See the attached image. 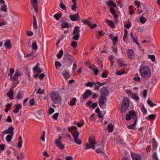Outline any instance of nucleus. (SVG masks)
Listing matches in <instances>:
<instances>
[{"label": "nucleus", "instance_id": "5fc2aeb1", "mask_svg": "<svg viewBox=\"0 0 160 160\" xmlns=\"http://www.w3.org/2000/svg\"><path fill=\"white\" fill-rule=\"evenodd\" d=\"M74 142L77 144L78 145H80L82 143V142L81 140L78 139V138H74Z\"/></svg>", "mask_w": 160, "mask_h": 160}, {"label": "nucleus", "instance_id": "338daca9", "mask_svg": "<svg viewBox=\"0 0 160 160\" xmlns=\"http://www.w3.org/2000/svg\"><path fill=\"white\" fill-rule=\"evenodd\" d=\"M92 70H93V71H94V74L95 75H97L98 74V72H99L97 68H93Z\"/></svg>", "mask_w": 160, "mask_h": 160}, {"label": "nucleus", "instance_id": "603ef678", "mask_svg": "<svg viewBox=\"0 0 160 160\" xmlns=\"http://www.w3.org/2000/svg\"><path fill=\"white\" fill-rule=\"evenodd\" d=\"M44 90L43 89H42L40 88H39L37 92L39 94H42L44 93Z\"/></svg>", "mask_w": 160, "mask_h": 160}, {"label": "nucleus", "instance_id": "37998d69", "mask_svg": "<svg viewBox=\"0 0 160 160\" xmlns=\"http://www.w3.org/2000/svg\"><path fill=\"white\" fill-rule=\"evenodd\" d=\"M148 57L152 62H154L155 60V56L153 55H148Z\"/></svg>", "mask_w": 160, "mask_h": 160}, {"label": "nucleus", "instance_id": "473e14b6", "mask_svg": "<svg viewBox=\"0 0 160 160\" xmlns=\"http://www.w3.org/2000/svg\"><path fill=\"white\" fill-rule=\"evenodd\" d=\"M14 75V81H16L18 79L20 75V74L18 72H16L15 73Z\"/></svg>", "mask_w": 160, "mask_h": 160}, {"label": "nucleus", "instance_id": "c03bdc74", "mask_svg": "<svg viewBox=\"0 0 160 160\" xmlns=\"http://www.w3.org/2000/svg\"><path fill=\"white\" fill-rule=\"evenodd\" d=\"M148 118L149 119L154 120L155 119L156 116L155 114H151L148 116Z\"/></svg>", "mask_w": 160, "mask_h": 160}, {"label": "nucleus", "instance_id": "79ce46f5", "mask_svg": "<svg viewBox=\"0 0 160 160\" xmlns=\"http://www.w3.org/2000/svg\"><path fill=\"white\" fill-rule=\"evenodd\" d=\"M133 79L136 82H140V78L138 76V74H136L135 76L133 78Z\"/></svg>", "mask_w": 160, "mask_h": 160}, {"label": "nucleus", "instance_id": "864d4df0", "mask_svg": "<svg viewBox=\"0 0 160 160\" xmlns=\"http://www.w3.org/2000/svg\"><path fill=\"white\" fill-rule=\"evenodd\" d=\"M141 110L143 114H145L147 113V110L145 108L144 106H142L141 108Z\"/></svg>", "mask_w": 160, "mask_h": 160}, {"label": "nucleus", "instance_id": "39448f33", "mask_svg": "<svg viewBox=\"0 0 160 160\" xmlns=\"http://www.w3.org/2000/svg\"><path fill=\"white\" fill-rule=\"evenodd\" d=\"M106 100V97L100 96V98L99 99V104L101 108L104 109L105 107V101Z\"/></svg>", "mask_w": 160, "mask_h": 160}, {"label": "nucleus", "instance_id": "72a5a7b5", "mask_svg": "<svg viewBox=\"0 0 160 160\" xmlns=\"http://www.w3.org/2000/svg\"><path fill=\"white\" fill-rule=\"evenodd\" d=\"M98 82H97V83L94 82V85L95 87L94 88V90H98L99 89L100 87L101 86L100 85V84H98Z\"/></svg>", "mask_w": 160, "mask_h": 160}, {"label": "nucleus", "instance_id": "dca6fc26", "mask_svg": "<svg viewBox=\"0 0 160 160\" xmlns=\"http://www.w3.org/2000/svg\"><path fill=\"white\" fill-rule=\"evenodd\" d=\"M38 65L39 63H37L35 66L33 68V70L34 72L36 71L37 72L39 73L43 72V70L41 68H38Z\"/></svg>", "mask_w": 160, "mask_h": 160}, {"label": "nucleus", "instance_id": "69168bd1", "mask_svg": "<svg viewBox=\"0 0 160 160\" xmlns=\"http://www.w3.org/2000/svg\"><path fill=\"white\" fill-rule=\"evenodd\" d=\"M129 114L131 117L133 116H135V115H136L135 111L133 110L130 111L129 112Z\"/></svg>", "mask_w": 160, "mask_h": 160}, {"label": "nucleus", "instance_id": "7c9ffc66", "mask_svg": "<svg viewBox=\"0 0 160 160\" xmlns=\"http://www.w3.org/2000/svg\"><path fill=\"white\" fill-rule=\"evenodd\" d=\"M69 27V25H68V23L66 22H63L62 23L61 25V27L62 28H68Z\"/></svg>", "mask_w": 160, "mask_h": 160}, {"label": "nucleus", "instance_id": "6e6552de", "mask_svg": "<svg viewBox=\"0 0 160 160\" xmlns=\"http://www.w3.org/2000/svg\"><path fill=\"white\" fill-rule=\"evenodd\" d=\"M82 22H83L84 23L88 25L89 27L91 28V29H93L96 27H97V25L96 24L94 23L92 25V24L88 20H84L82 21Z\"/></svg>", "mask_w": 160, "mask_h": 160}, {"label": "nucleus", "instance_id": "c85d7f7f", "mask_svg": "<svg viewBox=\"0 0 160 160\" xmlns=\"http://www.w3.org/2000/svg\"><path fill=\"white\" fill-rule=\"evenodd\" d=\"M107 5L109 6H112L113 7H116V5L112 1H109L107 3Z\"/></svg>", "mask_w": 160, "mask_h": 160}, {"label": "nucleus", "instance_id": "2eb2a0df", "mask_svg": "<svg viewBox=\"0 0 160 160\" xmlns=\"http://www.w3.org/2000/svg\"><path fill=\"white\" fill-rule=\"evenodd\" d=\"M130 37L132 39L133 41L138 46L139 44V43L137 41V37L134 35L132 32H131L130 34Z\"/></svg>", "mask_w": 160, "mask_h": 160}, {"label": "nucleus", "instance_id": "ea45409f", "mask_svg": "<svg viewBox=\"0 0 160 160\" xmlns=\"http://www.w3.org/2000/svg\"><path fill=\"white\" fill-rule=\"evenodd\" d=\"M147 103L149 105V106L151 107H153L156 105V104H154L152 101H151L149 99H148L147 100Z\"/></svg>", "mask_w": 160, "mask_h": 160}, {"label": "nucleus", "instance_id": "b1692460", "mask_svg": "<svg viewBox=\"0 0 160 160\" xmlns=\"http://www.w3.org/2000/svg\"><path fill=\"white\" fill-rule=\"evenodd\" d=\"M63 76L66 79H68L70 77L69 72L67 71H65L63 72Z\"/></svg>", "mask_w": 160, "mask_h": 160}, {"label": "nucleus", "instance_id": "393cba45", "mask_svg": "<svg viewBox=\"0 0 160 160\" xmlns=\"http://www.w3.org/2000/svg\"><path fill=\"white\" fill-rule=\"evenodd\" d=\"M5 47L8 49H9L11 47L10 44V41L9 40H7L4 43Z\"/></svg>", "mask_w": 160, "mask_h": 160}, {"label": "nucleus", "instance_id": "bf43d9fd", "mask_svg": "<svg viewBox=\"0 0 160 160\" xmlns=\"http://www.w3.org/2000/svg\"><path fill=\"white\" fill-rule=\"evenodd\" d=\"M55 65L57 68L58 67H60L61 66V64L58 61H56L55 62Z\"/></svg>", "mask_w": 160, "mask_h": 160}, {"label": "nucleus", "instance_id": "423d86ee", "mask_svg": "<svg viewBox=\"0 0 160 160\" xmlns=\"http://www.w3.org/2000/svg\"><path fill=\"white\" fill-rule=\"evenodd\" d=\"M73 61L72 58L68 56L65 57L63 60V62L65 63V65H67L69 67L71 66Z\"/></svg>", "mask_w": 160, "mask_h": 160}, {"label": "nucleus", "instance_id": "58836bf2", "mask_svg": "<svg viewBox=\"0 0 160 160\" xmlns=\"http://www.w3.org/2000/svg\"><path fill=\"white\" fill-rule=\"evenodd\" d=\"M77 128L76 127H68V132H72V131L74 130H76Z\"/></svg>", "mask_w": 160, "mask_h": 160}, {"label": "nucleus", "instance_id": "49530a36", "mask_svg": "<svg viewBox=\"0 0 160 160\" xmlns=\"http://www.w3.org/2000/svg\"><path fill=\"white\" fill-rule=\"evenodd\" d=\"M133 99L136 101H138L139 99V97L137 96V94H133L131 97Z\"/></svg>", "mask_w": 160, "mask_h": 160}, {"label": "nucleus", "instance_id": "aec40b11", "mask_svg": "<svg viewBox=\"0 0 160 160\" xmlns=\"http://www.w3.org/2000/svg\"><path fill=\"white\" fill-rule=\"evenodd\" d=\"M106 22L107 23L111 28H115V24L112 21L109 20H106Z\"/></svg>", "mask_w": 160, "mask_h": 160}, {"label": "nucleus", "instance_id": "ddd939ff", "mask_svg": "<svg viewBox=\"0 0 160 160\" xmlns=\"http://www.w3.org/2000/svg\"><path fill=\"white\" fill-rule=\"evenodd\" d=\"M55 143L57 147H59L61 149H63L64 148V145L61 142L59 141V140L56 139Z\"/></svg>", "mask_w": 160, "mask_h": 160}, {"label": "nucleus", "instance_id": "a211bd4d", "mask_svg": "<svg viewBox=\"0 0 160 160\" xmlns=\"http://www.w3.org/2000/svg\"><path fill=\"white\" fill-rule=\"evenodd\" d=\"M21 108V105L20 104H18L13 110V112L15 114L18 113Z\"/></svg>", "mask_w": 160, "mask_h": 160}, {"label": "nucleus", "instance_id": "a19ab883", "mask_svg": "<svg viewBox=\"0 0 160 160\" xmlns=\"http://www.w3.org/2000/svg\"><path fill=\"white\" fill-rule=\"evenodd\" d=\"M63 50L62 49L60 50L59 51V53H58L57 55V57L58 58H61L62 56L63 55Z\"/></svg>", "mask_w": 160, "mask_h": 160}, {"label": "nucleus", "instance_id": "2f4dec72", "mask_svg": "<svg viewBox=\"0 0 160 160\" xmlns=\"http://www.w3.org/2000/svg\"><path fill=\"white\" fill-rule=\"evenodd\" d=\"M152 146L154 150L156 149V147L157 146V143L155 141L154 138H153L152 139Z\"/></svg>", "mask_w": 160, "mask_h": 160}, {"label": "nucleus", "instance_id": "052dcab7", "mask_svg": "<svg viewBox=\"0 0 160 160\" xmlns=\"http://www.w3.org/2000/svg\"><path fill=\"white\" fill-rule=\"evenodd\" d=\"M10 72L8 74V76H11L12 75L13 73L14 72V68H10L9 70Z\"/></svg>", "mask_w": 160, "mask_h": 160}, {"label": "nucleus", "instance_id": "20e7f679", "mask_svg": "<svg viewBox=\"0 0 160 160\" xmlns=\"http://www.w3.org/2000/svg\"><path fill=\"white\" fill-rule=\"evenodd\" d=\"M129 104L128 98H124L122 101V110L124 112L127 110Z\"/></svg>", "mask_w": 160, "mask_h": 160}, {"label": "nucleus", "instance_id": "412c9836", "mask_svg": "<svg viewBox=\"0 0 160 160\" xmlns=\"http://www.w3.org/2000/svg\"><path fill=\"white\" fill-rule=\"evenodd\" d=\"M33 28L34 29H37V22L36 18L34 16H33Z\"/></svg>", "mask_w": 160, "mask_h": 160}, {"label": "nucleus", "instance_id": "4468645a", "mask_svg": "<svg viewBox=\"0 0 160 160\" xmlns=\"http://www.w3.org/2000/svg\"><path fill=\"white\" fill-rule=\"evenodd\" d=\"M131 157L132 160H141L140 156L136 153H132Z\"/></svg>", "mask_w": 160, "mask_h": 160}, {"label": "nucleus", "instance_id": "6e6d98bb", "mask_svg": "<svg viewBox=\"0 0 160 160\" xmlns=\"http://www.w3.org/2000/svg\"><path fill=\"white\" fill-rule=\"evenodd\" d=\"M109 10L111 13L112 14H115L116 13V11L112 7H110L109 8Z\"/></svg>", "mask_w": 160, "mask_h": 160}, {"label": "nucleus", "instance_id": "9d476101", "mask_svg": "<svg viewBox=\"0 0 160 160\" xmlns=\"http://www.w3.org/2000/svg\"><path fill=\"white\" fill-rule=\"evenodd\" d=\"M14 128H13L11 126L8 128V129H6V130H4L3 131V134H8V133H11V134H13V135L14 134Z\"/></svg>", "mask_w": 160, "mask_h": 160}, {"label": "nucleus", "instance_id": "f257e3e1", "mask_svg": "<svg viewBox=\"0 0 160 160\" xmlns=\"http://www.w3.org/2000/svg\"><path fill=\"white\" fill-rule=\"evenodd\" d=\"M139 72L141 76L144 78H148L151 75L150 69L147 66H140Z\"/></svg>", "mask_w": 160, "mask_h": 160}, {"label": "nucleus", "instance_id": "680f3d73", "mask_svg": "<svg viewBox=\"0 0 160 160\" xmlns=\"http://www.w3.org/2000/svg\"><path fill=\"white\" fill-rule=\"evenodd\" d=\"M153 160H158L157 156V154L156 152H155L153 153Z\"/></svg>", "mask_w": 160, "mask_h": 160}, {"label": "nucleus", "instance_id": "e433bc0d", "mask_svg": "<svg viewBox=\"0 0 160 160\" xmlns=\"http://www.w3.org/2000/svg\"><path fill=\"white\" fill-rule=\"evenodd\" d=\"M119 66L122 68L123 67H126L127 66L124 63H122V62H121L119 59H118L117 60Z\"/></svg>", "mask_w": 160, "mask_h": 160}, {"label": "nucleus", "instance_id": "a878e982", "mask_svg": "<svg viewBox=\"0 0 160 160\" xmlns=\"http://www.w3.org/2000/svg\"><path fill=\"white\" fill-rule=\"evenodd\" d=\"M107 129L110 132H113V128L112 123H110L108 124L107 126Z\"/></svg>", "mask_w": 160, "mask_h": 160}, {"label": "nucleus", "instance_id": "e2e57ef3", "mask_svg": "<svg viewBox=\"0 0 160 160\" xmlns=\"http://www.w3.org/2000/svg\"><path fill=\"white\" fill-rule=\"evenodd\" d=\"M58 115L59 114L58 113H54L52 116V118L56 120H57Z\"/></svg>", "mask_w": 160, "mask_h": 160}, {"label": "nucleus", "instance_id": "4d7b16f0", "mask_svg": "<svg viewBox=\"0 0 160 160\" xmlns=\"http://www.w3.org/2000/svg\"><path fill=\"white\" fill-rule=\"evenodd\" d=\"M94 82H90L87 83L85 85L86 87H92L94 85Z\"/></svg>", "mask_w": 160, "mask_h": 160}, {"label": "nucleus", "instance_id": "f3484780", "mask_svg": "<svg viewBox=\"0 0 160 160\" xmlns=\"http://www.w3.org/2000/svg\"><path fill=\"white\" fill-rule=\"evenodd\" d=\"M31 2L33 6V8L36 12H38L37 1V0H31Z\"/></svg>", "mask_w": 160, "mask_h": 160}, {"label": "nucleus", "instance_id": "bb28decb", "mask_svg": "<svg viewBox=\"0 0 160 160\" xmlns=\"http://www.w3.org/2000/svg\"><path fill=\"white\" fill-rule=\"evenodd\" d=\"M79 29V27L78 26H77L74 27V30L73 31L72 34L73 35H74L76 33H79L80 31L78 30Z\"/></svg>", "mask_w": 160, "mask_h": 160}, {"label": "nucleus", "instance_id": "1a4fd4ad", "mask_svg": "<svg viewBox=\"0 0 160 160\" xmlns=\"http://www.w3.org/2000/svg\"><path fill=\"white\" fill-rule=\"evenodd\" d=\"M128 58L130 59H132L135 57L133 51L131 49H128L127 52Z\"/></svg>", "mask_w": 160, "mask_h": 160}, {"label": "nucleus", "instance_id": "13d9d810", "mask_svg": "<svg viewBox=\"0 0 160 160\" xmlns=\"http://www.w3.org/2000/svg\"><path fill=\"white\" fill-rule=\"evenodd\" d=\"M77 45V42L75 41H73L71 44V46L73 47L74 48L76 47Z\"/></svg>", "mask_w": 160, "mask_h": 160}, {"label": "nucleus", "instance_id": "774afa93", "mask_svg": "<svg viewBox=\"0 0 160 160\" xmlns=\"http://www.w3.org/2000/svg\"><path fill=\"white\" fill-rule=\"evenodd\" d=\"M59 16L60 14L59 13H56L54 15V17L56 20H59Z\"/></svg>", "mask_w": 160, "mask_h": 160}, {"label": "nucleus", "instance_id": "a18cd8bd", "mask_svg": "<svg viewBox=\"0 0 160 160\" xmlns=\"http://www.w3.org/2000/svg\"><path fill=\"white\" fill-rule=\"evenodd\" d=\"M72 136L74 137V138L77 139L79 137V133L78 131H76L75 132L72 134Z\"/></svg>", "mask_w": 160, "mask_h": 160}, {"label": "nucleus", "instance_id": "c756f323", "mask_svg": "<svg viewBox=\"0 0 160 160\" xmlns=\"http://www.w3.org/2000/svg\"><path fill=\"white\" fill-rule=\"evenodd\" d=\"M13 135V134H11L6 136V139L7 142H9L11 141L12 138V136Z\"/></svg>", "mask_w": 160, "mask_h": 160}, {"label": "nucleus", "instance_id": "f03ea898", "mask_svg": "<svg viewBox=\"0 0 160 160\" xmlns=\"http://www.w3.org/2000/svg\"><path fill=\"white\" fill-rule=\"evenodd\" d=\"M52 101L55 103H59L61 102L59 92L57 91L52 92L51 95Z\"/></svg>", "mask_w": 160, "mask_h": 160}, {"label": "nucleus", "instance_id": "4c0bfd02", "mask_svg": "<svg viewBox=\"0 0 160 160\" xmlns=\"http://www.w3.org/2000/svg\"><path fill=\"white\" fill-rule=\"evenodd\" d=\"M73 35L74 36L73 37V39L75 40H78L80 37L79 33H76Z\"/></svg>", "mask_w": 160, "mask_h": 160}, {"label": "nucleus", "instance_id": "0eeeda50", "mask_svg": "<svg viewBox=\"0 0 160 160\" xmlns=\"http://www.w3.org/2000/svg\"><path fill=\"white\" fill-rule=\"evenodd\" d=\"M101 97H106L108 94V89L105 87H103L100 90Z\"/></svg>", "mask_w": 160, "mask_h": 160}, {"label": "nucleus", "instance_id": "5701e85b", "mask_svg": "<svg viewBox=\"0 0 160 160\" xmlns=\"http://www.w3.org/2000/svg\"><path fill=\"white\" fill-rule=\"evenodd\" d=\"M137 122V120L136 118L134 122L130 125L128 126V128L129 129H134L135 125L136 124V123Z\"/></svg>", "mask_w": 160, "mask_h": 160}, {"label": "nucleus", "instance_id": "f8f14e48", "mask_svg": "<svg viewBox=\"0 0 160 160\" xmlns=\"http://www.w3.org/2000/svg\"><path fill=\"white\" fill-rule=\"evenodd\" d=\"M79 18L78 15V14H75L74 15H71L70 16V18L73 21H76Z\"/></svg>", "mask_w": 160, "mask_h": 160}, {"label": "nucleus", "instance_id": "6ab92c4d", "mask_svg": "<svg viewBox=\"0 0 160 160\" xmlns=\"http://www.w3.org/2000/svg\"><path fill=\"white\" fill-rule=\"evenodd\" d=\"M13 91L12 89L11 88L10 90V91L7 93V95L9 98L11 99H13Z\"/></svg>", "mask_w": 160, "mask_h": 160}, {"label": "nucleus", "instance_id": "cd10ccee", "mask_svg": "<svg viewBox=\"0 0 160 160\" xmlns=\"http://www.w3.org/2000/svg\"><path fill=\"white\" fill-rule=\"evenodd\" d=\"M23 142V141L22 139V137L21 136H20L18 138V147L21 148L22 146V144Z\"/></svg>", "mask_w": 160, "mask_h": 160}, {"label": "nucleus", "instance_id": "09e8293b", "mask_svg": "<svg viewBox=\"0 0 160 160\" xmlns=\"http://www.w3.org/2000/svg\"><path fill=\"white\" fill-rule=\"evenodd\" d=\"M32 48L33 49L36 50L37 49V46L36 42H34L32 44Z\"/></svg>", "mask_w": 160, "mask_h": 160}, {"label": "nucleus", "instance_id": "0e129e2a", "mask_svg": "<svg viewBox=\"0 0 160 160\" xmlns=\"http://www.w3.org/2000/svg\"><path fill=\"white\" fill-rule=\"evenodd\" d=\"M127 93L128 95L131 98L133 95V93L130 90H128L127 91Z\"/></svg>", "mask_w": 160, "mask_h": 160}, {"label": "nucleus", "instance_id": "8fccbe9b", "mask_svg": "<svg viewBox=\"0 0 160 160\" xmlns=\"http://www.w3.org/2000/svg\"><path fill=\"white\" fill-rule=\"evenodd\" d=\"M24 158V154L23 152H21L19 155H18L17 157L18 159H20L22 160Z\"/></svg>", "mask_w": 160, "mask_h": 160}, {"label": "nucleus", "instance_id": "f704fd0d", "mask_svg": "<svg viewBox=\"0 0 160 160\" xmlns=\"http://www.w3.org/2000/svg\"><path fill=\"white\" fill-rule=\"evenodd\" d=\"M1 10L4 12H7V5L4 4L2 5L1 8Z\"/></svg>", "mask_w": 160, "mask_h": 160}, {"label": "nucleus", "instance_id": "3c124183", "mask_svg": "<svg viewBox=\"0 0 160 160\" xmlns=\"http://www.w3.org/2000/svg\"><path fill=\"white\" fill-rule=\"evenodd\" d=\"M146 21V19L144 17L142 16L140 18V21L141 23L143 24Z\"/></svg>", "mask_w": 160, "mask_h": 160}, {"label": "nucleus", "instance_id": "9b49d317", "mask_svg": "<svg viewBox=\"0 0 160 160\" xmlns=\"http://www.w3.org/2000/svg\"><path fill=\"white\" fill-rule=\"evenodd\" d=\"M92 94V92L90 90H87L83 94V98L84 99L87 98L90 96Z\"/></svg>", "mask_w": 160, "mask_h": 160}, {"label": "nucleus", "instance_id": "7ed1b4c3", "mask_svg": "<svg viewBox=\"0 0 160 160\" xmlns=\"http://www.w3.org/2000/svg\"><path fill=\"white\" fill-rule=\"evenodd\" d=\"M89 143H86L85 147V150L89 148L95 149L96 142L95 139L92 137H89L88 140Z\"/></svg>", "mask_w": 160, "mask_h": 160}, {"label": "nucleus", "instance_id": "c9c22d12", "mask_svg": "<svg viewBox=\"0 0 160 160\" xmlns=\"http://www.w3.org/2000/svg\"><path fill=\"white\" fill-rule=\"evenodd\" d=\"M131 26V23L129 21H128L127 23H125L124 24V26L127 29H129L130 28Z\"/></svg>", "mask_w": 160, "mask_h": 160}, {"label": "nucleus", "instance_id": "4be33fe9", "mask_svg": "<svg viewBox=\"0 0 160 160\" xmlns=\"http://www.w3.org/2000/svg\"><path fill=\"white\" fill-rule=\"evenodd\" d=\"M24 96L23 91H21L20 90L19 91V92L17 95V98L18 99H20L21 98Z\"/></svg>", "mask_w": 160, "mask_h": 160}, {"label": "nucleus", "instance_id": "de8ad7c7", "mask_svg": "<svg viewBox=\"0 0 160 160\" xmlns=\"http://www.w3.org/2000/svg\"><path fill=\"white\" fill-rule=\"evenodd\" d=\"M59 7L63 9V10H66V7L64 4L63 2H61L59 4Z\"/></svg>", "mask_w": 160, "mask_h": 160}]
</instances>
